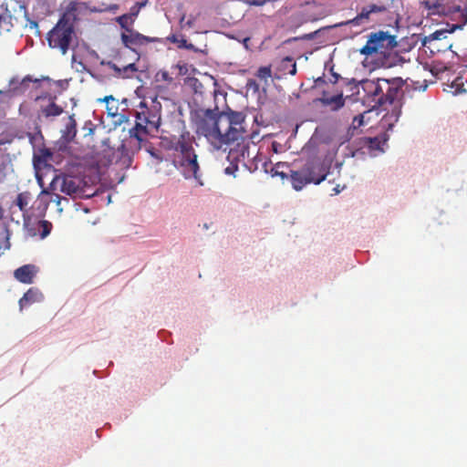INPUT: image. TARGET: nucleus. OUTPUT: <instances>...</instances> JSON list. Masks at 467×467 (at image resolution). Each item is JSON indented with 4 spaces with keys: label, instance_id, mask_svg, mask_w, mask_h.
Segmentation results:
<instances>
[{
    "label": "nucleus",
    "instance_id": "obj_31",
    "mask_svg": "<svg viewBox=\"0 0 467 467\" xmlns=\"http://www.w3.org/2000/svg\"><path fill=\"white\" fill-rule=\"evenodd\" d=\"M26 16L27 18V25L26 26H29L31 29H36V34L39 36L40 35V31L38 30V24L36 21H34V20H31L28 16H27V14L26 13Z\"/></svg>",
    "mask_w": 467,
    "mask_h": 467
},
{
    "label": "nucleus",
    "instance_id": "obj_9",
    "mask_svg": "<svg viewBox=\"0 0 467 467\" xmlns=\"http://www.w3.org/2000/svg\"><path fill=\"white\" fill-rule=\"evenodd\" d=\"M421 5L428 10L427 16H450L455 13H461L463 25L467 23V9L462 10L459 5L449 6L445 4V0H436L431 4L430 1L421 2Z\"/></svg>",
    "mask_w": 467,
    "mask_h": 467
},
{
    "label": "nucleus",
    "instance_id": "obj_26",
    "mask_svg": "<svg viewBox=\"0 0 467 467\" xmlns=\"http://www.w3.org/2000/svg\"><path fill=\"white\" fill-rule=\"evenodd\" d=\"M272 71L271 67H260L257 70L256 77L260 79L266 80L267 78H271Z\"/></svg>",
    "mask_w": 467,
    "mask_h": 467
},
{
    "label": "nucleus",
    "instance_id": "obj_17",
    "mask_svg": "<svg viewBox=\"0 0 467 467\" xmlns=\"http://www.w3.org/2000/svg\"><path fill=\"white\" fill-rule=\"evenodd\" d=\"M77 135V123L74 119V116L71 115L68 117V120L65 126V129L62 130V138L64 140L69 142L74 140Z\"/></svg>",
    "mask_w": 467,
    "mask_h": 467
},
{
    "label": "nucleus",
    "instance_id": "obj_27",
    "mask_svg": "<svg viewBox=\"0 0 467 467\" xmlns=\"http://www.w3.org/2000/svg\"><path fill=\"white\" fill-rule=\"evenodd\" d=\"M230 161L229 165L224 169V172L228 175L235 174V171H238V164L240 163L237 160H228Z\"/></svg>",
    "mask_w": 467,
    "mask_h": 467
},
{
    "label": "nucleus",
    "instance_id": "obj_19",
    "mask_svg": "<svg viewBox=\"0 0 467 467\" xmlns=\"http://www.w3.org/2000/svg\"><path fill=\"white\" fill-rule=\"evenodd\" d=\"M323 101L326 105L333 106L334 109H338L342 108L345 103L342 94H338L336 96H332L330 98H327Z\"/></svg>",
    "mask_w": 467,
    "mask_h": 467
},
{
    "label": "nucleus",
    "instance_id": "obj_38",
    "mask_svg": "<svg viewBox=\"0 0 467 467\" xmlns=\"http://www.w3.org/2000/svg\"><path fill=\"white\" fill-rule=\"evenodd\" d=\"M333 77H334V83H336L339 78V76L337 74H333Z\"/></svg>",
    "mask_w": 467,
    "mask_h": 467
},
{
    "label": "nucleus",
    "instance_id": "obj_28",
    "mask_svg": "<svg viewBox=\"0 0 467 467\" xmlns=\"http://www.w3.org/2000/svg\"><path fill=\"white\" fill-rule=\"evenodd\" d=\"M130 20V16L129 14L122 15L117 18V22L119 25L126 29L128 32H130L131 30L129 28V23Z\"/></svg>",
    "mask_w": 467,
    "mask_h": 467
},
{
    "label": "nucleus",
    "instance_id": "obj_23",
    "mask_svg": "<svg viewBox=\"0 0 467 467\" xmlns=\"http://www.w3.org/2000/svg\"><path fill=\"white\" fill-rule=\"evenodd\" d=\"M13 25L11 23V16H4L0 14V32L10 31Z\"/></svg>",
    "mask_w": 467,
    "mask_h": 467
},
{
    "label": "nucleus",
    "instance_id": "obj_33",
    "mask_svg": "<svg viewBox=\"0 0 467 467\" xmlns=\"http://www.w3.org/2000/svg\"><path fill=\"white\" fill-rule=\"evenodd\" d=\"M363 115L355 116L352 121V125L354 128L359 127L363 124Z\"/></svg>",
    "mask_w": 467,
    "mask_h": 467
},
{
    "label": "nucleus",
    "instance_id": "obj_10",
    "mask_svg": "<svg viewBox=\"0 0 467 467\" xmlns=\"http://www.w3.org/2000/svg\"><path fill=\"white\" fill-rule=\"evenodd\" d=\"M173 164L177 170L182 172L185 179H200V167L195 152L189 154V157L188 155L173 157Z\"/></svg>",
    "mask_w": 467,
    "mask_h": 467
},
{
    "label": "nucleus",
    "instance_id": "obj_4",
    "mask_svg": "<svg viewBox=\"0 0 467 467\" xmlns=\"http://www.w3.org/2000/svg\"><path fill=\"white\" fill-rule=\"evenodd\" d=\"M74 36V24L70 17L64 14L47 33V40L50 48L58 49L61 54L65 55L69 49Z\"/></svg>",
    "mask_w": 467,
    "mask_h": 467
},
{
    "label": "nucleus",
    "instance_id": "obj_29",
    "mask_svg": "<svg viewBox=\"0 0 467 467\" xmlns=\"http://www.w3.org/2000/svg\"><path fill=\"white\" fill-rule=\"evenodd\" d=\"M195 18L191 17L187 21H185V15H182V16L180 19V26L182 29L184 28H192L194 25Z\"/></svg>",
    "mask_w": 467,
    "mask_h": 467
},
{
    "label": "nucleus",
    "instance_id": "obj_7",
    "mask_svg": "<svg viewBox=\"0 0 467 467\" xmlns=\"http://www.w3.org/2000/svg\"><path fill=\"white\" fill-rule=\"evenodd\" d=\"M396 46L395 36L384 31L373 32L368 36L366 45L360 49V54L366 57L374 54L386 55Z\"/></svg>",
    "mask_w": 467,
    "mask_h": 467
},
{
    "label": "nucleus",
    "instance_id": "obj_3",
    "mask_svg": "<svg viewBox=\"0 0 467 467\" xmlns=\"http://www.w3.org/2000/svg\"><path fill=\"white\" fill-rule=\"evenodd\" d=\"M234 144L235 145L230 148L227 156L228 160H237L250 171L257 170L259 163L265 165L266 162L265 161V157L262 154H259L257 145L244 135Z\"/></svg>",
    "mask_w": 467,
    "mask_h": 467
},
{
    "label": "nucleus",
    "instance_id": "obj_2",
    "mask_svg": "<svg viewBox=\"0 0 467 467\" xmlns=\"http://www.w3.org/2000/svg\"><path fill=\"white\" fill-rule=\"evenodd\" d=\"M404 83L401 78L390 79L378 78L363 79L360 85L367 99L375 105L383 107L400 99Z\"/></svg>",
    "mask_w": 467,
    "mask_h": 467
},
{
    "label": "nucleus",
    "instance_id": "obj_37",
    "mask_svg": "<svg viewBox=\"0 0 467 467\" xmlns=\"http://www.w3.org/2000/svg\"><path fill=\"white\" fill-rule=\"evenodd\" d=\"M441 34H442L441 32H438L437 31V32L433 33V36H434L435 39H438L439 38V35H441Z\"/></svg>",
    "mask_w": 467,
    "mask_h": 467
},
{
    "label": "nucleus",
    "instance_id": "obj_14",
    "mask_svg": "<svg viewBox=\"0 0 467 467\" xmlns=\"http://www.w3.org/2000/svg\"><path fill=\"white\" fill-rule=\"evenodd\" d=\"M38 271L39 269L36 265L28 264L16 269L14 276L20 283L30 285L34 282Z\"/></svg>",
    "mask_w": 467,
    "mask_h": 467
},
{
    "label": "nucleus",
    "instance_id": "obj_11",
    "mask_svg": "<svg viewBox=\"0 0 467 467\" xmlns=\"http://www.w3.org/2000/svg\"><path fill=\"white\" fill-rule=\"evenodd\" d=\"M193 138L189 132H182L180 137L173 142L172 149L174 150L173 157H181L195 152L192 147Z\"/></svg>",
    "mask_w": 467,
    "mask_h": 467
},
{
    "label": "nucleus",
    "instance_id": "obj_12",
    "mask_svg": "<svg viewBox=\"0 0 467 467\" xmlns=\"http://www.w3.org/2000/svg\"><path fill=\"white\" fill-rule=\"evenodd\" d=\"M47 99V105H41L39 113L44 116L45 118H54L60 116L64 109L61 106L57 105L56 103V98L51 96H38L36 97V100H45Z\"/></svg>",
    "mask_w": 467,
    "mask_h": 467
},
{
    "label": "nucleus",
    "instance_id": "obj_34",
    "mask_svg": "<svg viewBox=\"0 0 467 467\" xmlns=\"http://www.w3.org/2000/svg\"><path fill=\"white\" fill-rule=\"evenodd\" d=\"M36 81H37V79H33L30 76H26L22 79L20 86H21V88H24V87L26 88L29 82H36Z\"/></svg>",
    "mask_w": 467,
    "mask_h": 467
},
{
    "label": "nucleus",
    "instance_id": "obj_5",
    "mask_svg": "<svg viewBox=\"0 0 467 467\" xmlns=\"http://www.w3.org/2000/svg\"><path fill=\"white\" fill-rule=\"evenodd\" d=\"M327 175V169L318 161H309L298 171H292L291 182L296 191H300L308 183L319 184Z\"/></svg>",
    "mask_w": 467,
    "mask_h": 467
},
{
    "label": "nucleus",
    "instance_id": "obj_32",
    "mask_svg": "<svg viewBox=\"0 0 467 467\" xmlns=\"http://www.w3.org/2000/svg\"><path fill=\"white\" fill-rule=\"evenodd\" d=\"M270 0H247L246 3L249 5L262 6L268 3Z\"/></svg>",
    "mask_w": 467,
    "mask_h": 467
},
{
    "label": "nucleus",
    "instance_id": "obj_25",
    "mask_svg": "<svg viewBox=\"0 0 467 467\" xmlns=\"http://www.w3.org/2000/svg\"><path fill=\"white\" fill-rule=\"evenodd\" d=\"M99 100L107 103V110L110 116H115L117 114L118 107L115 106L113 110V107L109 106V101L116 102V99L113 96H106L104 99Z\"/></svg>",
    "mask_w": 467,
    "mask_h": 467
},
{
    "label": "nucleus",
    "instance_id": "obj_1",
    "mask_svg": "<svg viewBox=\"0 0 467 467\" xmlns=\"http://www.w3.org/2000/svg\"><path fill=\"white\" fill-rule=\"evenodd\" d=\"M207 119H201L198 123V130L216 148L221 149L223 145L233 144L238 141L244 135L242 128L244 117L241 112H233L229 116L227 128L221 130L222 120L217 119L212 110L204 112Z\"/></svg>",
    "mask_w": 467,
    "mask_h": 467
},
{
    "label": "nucleus",
    "instance_id": "obj_39",
    "mask_svg": "<svg viewBox=\"0 0 467 467\" xmlns=\"http://www.w3.org/2000/svg\"><path fill=\"white\" fill-rule=\"evenodd\" d=\"M3 171H4V166L0 165V173H3Z\"/></svg>",
    "mask_w": 467,
    "mask_h": 467
},
{
    "label": "nucleus",
    "instance_id": "obj_6",
    "mask_svg": "<svg viewBox=\"0 0 467 467\" xmlns=\"http://www.w3.org/2000/svg\"><path fill=\"white\" fill-rule=\"evenodd\" d=\"M136 121L130 135L139 141L143 140L142 136L149 134L151 130H157L160 125V116L151 111L144 102H140L139 109L136 110Z\"/></svg>",
    "mask_w": 467,
    "mask_h": 467
},
{
    "label": "nucleus",
    "instance_id": "obj_36",
    "mask_svg": "<svg viewBox=\"0 0 467 467\" xmlns=\"http://www.w3.org/2000/svg\"><path fill=\"white\" fill-rule=\"evenodd\" d=\"M250 42V37H245L244 39V46L245 47V48L248 49V43Z\"/></svg>",
    "mask_w": 467,
    "mask_h": 467
},
{
    "label": "nucleus",
    "instance_id": "obj_24",
    "mask_svg": "<svg viewBox=\"0 0 467 467\" xmlns=\"http://www.w3.org/2000/svg\"><path fill=\"white\" fill-rule=\"evenodd\" d=\"M101 66H105L107 67H109V69H111L114 73H113V77L114 78H120V67L119 66H117L115 63H113L112 61H105V60H102L100 62Z\"/></svg>",
    "mask_w": 467,
    "mask_h": 467
},
{
    "label": "nucleus",
    "instance_id": "obj_15",
    "mask_svg": "<svg viewBox=\"0 0 467 467\" xmlns=\"http://www.w3.org/2000/svg\"><path fill=\"white\" fill-rule=\"evenodd\" d=\"M43 300L44 295L40 289L37 287H30L18 301L19 310L23 311L24 308L35 303H40Z\"/></svg>",
    "mask_w": 467,
    "mask_h": 467
},
{
    "label": "nucleus",
    "instance_id": "obj_13",
    "mask_svg": "<svg viewBox=\"0 0 467 467\" xmlns=\"http://www.w3.org/2000/svg\"><path fill=\"white\" fill-rule=\"evenodd\" d=\"M121 41L126 47L131 48L132 46H144L149 43H154L158 41L157 37H150L144 36L139 32L130 31V35L121 34Z\"/></svg>",
    "mask_w": 467,
    "mask_h": 467
},
{
    "label": "nucleus",
    "instance_id": "obj_16",
    "mask_svg": "<svg viewBox=\"0 0 467 467\" xmlns=\"http://www.w3.org/2000/svg\"><path fill=\"white\" fill-rule=\"evenodd\" d=\"M61 192L72 196L77 197L78 196L82 189L79 186V182H77L74 178H65L61 184Z\"/></svg>",
    "mask_w": 467,
    "mask_h": 467
},
{
    "label": "nucleus",
    "instance_id": "obj_40",
    "mask_svg": "<svg viewBox=\"0 0 467 467\" xmlns=\"http://www.w3.org/2000/svg\"><path fill=\"white\" fill-rule=\"evenodd\" d=\"M427 87H428V85H427V84H424V85L422 86V90H425V89L427 88Z\"/></svg>",
    "mask_w": 467,
    "mask_h": 467
},
{
    "label": "nucleus",
    "instance_id": "obj_35",
    "mask_svg": "<svg viewBox=\"0 0 467 467\" xmlns=\"http://www.w3.org/2000/svg\"><path fill=\"white\" fill-rule=\"evenodd\" d=\"M151 156H153L159 162L162 161L163 158L154 151H150Z\"/></svg>",
    "mask_w": 467,
    "mask_h": 467
},
{
    "label": "nucleus",
    "instance_id": "obj_30",
    "mask_svg": "<svg viewBox=\"0 0 467 467\" xmlns=\"http://www.w3.org/2000/svg\"><path fill=\"white\" fill-rule=\"evenodd\" d=\"M157 76L160 77L161 80L166 81L169 84L173 81V78L170 76L169 72L167 71H161L157 74Z\"/></svg>",
    "mask_w": 467,
    "mask_h": 467
},
{
    "label": "nucleus",
    "instance_id": "obj_41",
    "mask_svg": "<svg viewBox=\"0 0 467 467\" xmlns=\"http://www.w3.org/2000/svg\"><path fill=\"white\" fill-rule=\"evenodd\" d=\"M56 198L57 199V202H59V201H58L59 195L56 194Z\"/></svg>",
    "mask_w": 467,
    "mask_h": 467
},
{
    "label": "nucleus",
    "instance_id": "obj_22",
    "mask_svg": "<svg viewBox=\"0 0 467 467\" xmlns=\"http://www.w3.org/2000/svg\"><path fill=\"white\" fill-rule=\"evenodd\" d=\"M39 230H40V235L41 238H46L52 230V223L48 221L42 220L39 221Z\"/></svg>",
    "mask_w": 467,
    "mask_h": 467
},
{
    "label": "nucleus",
    "instance_id": "obj_20",
    "mask_svg": "<svg viewBox=\"0 0 467 467\" xmlns=\"http://www.w3.org/2000/svg\"><path fill=\"white\" fill-rule=\"evenodd\" d=\"M138 71V67L135 63H130L120 67V78H130L134 76Z\"/></svg>",
    "mask_w": 467,
    "mask_h": 467
},
{
    "label": "nucleus",
    "instance_id": "obj_18",
    "mask_svg": "<svg viewBox=\"0 0 467 467\" xmlns=\"http://www.w3.org/2000/svg\"><path fill=\"white\" fill-rule=\"evenodd\" d=\"M281 68L285 70V73L290 74L292 76L296 75V61L290 57H286L281 61L280 65Z\"/></svg>",
    "mask_w": 467,
    "mask_h": 467
},
{
    "label": "nucleus",
    "instance_id": "obj_21",
    "mask_svg": "<svg viewBox=\"0 0 467 467\" xmlns=\"http://www.w3.org/2000/svg\"><path fill=\"white\" fill-rule=\"evenodd\" d=\"M29 192H20L16 200V204L18 206L21 212H25L27 209L29 202Z\"/></svg>",
    "mask_w": 467,
    "mask_h": 467
},
{
    "label": "nucleus",
    "instance_id": "obj_8",
    "mask_svg": "<svg viewBox=\"0 0 467 467\" xmlns=\"http://www.w3.org/2000/svg\"><path fill=\"white\" fill-rule=\"evenodd\" d=\"M388 11L387 5L384 4H368L360 8L358 15L346 22L340 23L338 26H364L372 22H375L374 16L377 14H383Z\"/></svg>",
    "mask_w": 467,
    "mask_h": 467
}]
</instances>
